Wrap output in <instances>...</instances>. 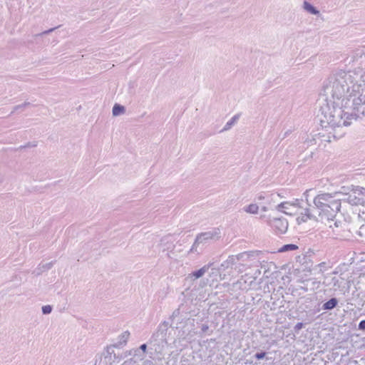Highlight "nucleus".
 Here are the masks:
<instances>
[{
  "label": "nucleus",
  "mask_w": 365,
  "mask_h": 365,
  "mask_svg": "<svg viewBox=\"0 0 365 365\" xmlns=\"http://www.w3.org/2000/svg\"><path fill=\"white\" fill-rule=\"evenodd\" d=\"M317 103L326 140L341 138L352 121L365 114V72H333L324 81Z\"/></svg>",
  "instance_id": "f257e3e1"
},
{
  "label": "nucleus",
  "mask_w": 365,
  "mask_h": 365,
  "mask_svg": "<svg viewBox=\"0 0 365 365\" xmlns=\"http://www.w3.org/2000/svg\"><path fill=\"white\" fill-rule=\"evenodd\" d=\"M336 193H321L314 198L312 206L319 220L331 222L341 207L340 200L336 198Z\"/></svg>",
  "instance_id": "f03ea898"
},
{
  "label": "nucleus",
  "mask_w": 365,
  "mask_h": 365,
  "mask_svg": "<svg viewBox=\"0 0 365 365\" xmlns=\"http://www.w3.org/2000/svg\"><path fill=\"white\" fill-rule=\"evenodd\" d=\"M220 232L217 229L199 234L188 253L199 254L198 247L200 245H205L212 240H217L220 237Z\"/></svg>",
  "instance_id": "7ed1b4c3"
},
{
  "label": "nucleus",
  "mask_w": 365,
  "mask_h": 365,
  "mask_svg": "<svg viewBox=\"0 0 365 365\" xmlns=\"http://www.w3.org/2000/svg\"><path fill=\"white\" fill-rule=\"evenodd\" d=\"M259 255V251L243 252L237 254V260L239 261V264L235 269L238 272H244L245 267L248 265V263L256 259Z\"/></svg>",
  "instance_id": "20e7f679"
},
{
  "label": "nucleus",
  "mask_w": 365,
  "mask_h": 365,
  "mask_svg": "<svg viewBox=\"0 0 365 365\" xmlns=\"http://www.w3.org/2000/svg\"><path fill=\"white\" fill-rule=\"evenodd\" d=\"M302 207L300 205L299 200H295L294 202H283L278 204L276 206V210L282 212L286 215H295L299 212V211Z\"/></svg>",
  "instance_id": "39448f33"
},
{
  "label": "nucleus",
  "mask_w": 365,
  "mask_h": 365,
  "mask_svg": "<svg viewBox=\"0 0 365 365\" xmlns=\"http://www.w3.org/2000/svg\"><path fill=\"white\" fill-rule=\"evenodd\" d=\"M268 224L275 230V232L283 234L288 228V222L284 218H272L268 220Z\"/></svg>",
  "instance_id": "423d86ee"
},
{
  "label": "nucleus",
  "mask_w": 365,
  "mask_h": 365,
  "mask_svg": "<svg viewBox=\"0 0 365 365\" xmlns=\"http://www.w3.org/2000/svg\"><path fill=\"white\" fill-rule=\"evenodd\" d=\"M304 213L301 212V215L297 217V218L298 224L305 222L308 220H314L316 221H319V217L317 216V213L314 212L312 205L308 203V207L304 208Z\"/></svg>",
  "instance_id": "0eeeda50"
},
{
  "label": "nucleus",
  "mask_w": 365,
  "mask_h": 365,
  "mask_svg": "<svg viewBox=\"0 0 365 365\" xmlns=\"http://www.w3.org/2000/svg\"><path fill=\"white\" fill-rule=\"evenodd\" d=\"M158 246L163 252L173 250L175 245L174 240L170 236H165L161 238Z\"/></svg>",
  "instance_id": "6e6552de"
},
{
  "label": "nucleus",
  "mask_w": 365,
  "mask_h": 365,
  "mask_svg": "<svg viewBox=\"0 0 365 365\" xmlns=\"http://www.w3.org/2000/svg\"><path fill=\"white\" fill-rule=\"evenodd\" d=\"M238 264L237 255H230L227 259L221 264V267L224 269H228L235 266V268Z\"/></svg>",
  "instance_id": "1a4fd4ad"
},
{
  "label": "nucleus",
  "mask_w": 365,
  "mask_h": 365,
  "mask_svg": "<svg viewBox=\"0 0 365 365\" xmlns=\"http://www.w3.org/2000/svg\"><path fill=\"white\" fill-rule=\"evenodd\" d=\"M280 198L281 195L278 193H267L265 204L272 207L279 202Z\"/></svg>",
  "instance_id": "9d476101"
},
{
  "label": "nucleus",
  "mask_w": 365,
  "mask_h": 365,
  "mask_svg": "<svg viewBox=\"0 0 365 365\" xmlns=\"http://www.w3.org/2000/svg\"><path fill=\"white\" fill-rule=\"evenodd\" d=\"M208 269H209V266L205 265V266L202 267V268H200V269L188 275V278L193 279H197L198 278H200L207 272Z\"/></svg>",
  "instance_id": "9b49d317"
},
{
  "label": "nucleus",
  "mask_w": 365,
  "mask_h": 365,
  "mask_svg": "<svg viewBox=\"0 0 365 365\" xmlns=\"http://www.w3.org/2000/svg\"><path fill=\"white\" fill-rule=\"evenodd\" d=\"M302 8L304 10L311 14L319 15L320 14L318 9H317L314 6H312L309 2L307 1L303 2Z\"/></svg>",
  "instance_id": "f8f14e48"
},
{
  "label": "nucleus",
  "mask_w": 365,
  "mask_h": 365,
  "mask_svg": "<svg viewBox=\"0 0 365 365\" xmlns=\"http://www.w3.org/2000/svg\"><path fill=\"white\" fill-rule=\"evenodd\" d=\"M240 118V114L235 115L229 121L227 122L222 132L229 130L238 120Z\"/></svg>",
  "instance_id": "ddd939ff"
},
{
  "label": "nucleus",
  "mask_w": 365,
  "mask_h": 365,
  "mask_svg": "<svg viewBox=\"0 0 365 365\" xmlns=\"http://www.w3.org/2000/svg\"><path fill=\"white\" fill-rule=\"evenodd\" d=\"M244 211L250 214H257L259 210V206L257 204L252 203L247 206L244 207Z\"/></svg>",
  "instance_id": "4468645a"
},
{
  "label": "nucleus",
  "mask_w": 365,
  "mask_h": 365,
  "mask_svg": "<svg viewBox=\"0 0 365 365\" xmlns=\"http://www.w3.org/2000/svg\"><path fill=\"white\" fill-rule=\"evenodd\" d=\"M338 301L336 298H331L323 305V309L325 310H330L336 307Z\"/></svg>",
  "instance_id": "2eb2a0df"
},
{
  "label": "nucleus",
  "mask_w": 365,
  "mask_h": 365,
  "mask_svg": "<svg viewBox=\"0 0 365 365\" xmlns=\"http://www.w3.org/2000/svg\"><path fill=\"white\" fill-rule=\"evenodd\" d=\"M53 266L52 262L46 263V264H40L38 267L35 270L36 274H40L42 272L50 269Z\"/></svg>",
  "instance_id": "dca6fc26"
},
{
  "label": "nucleus",
  "mask_w": 365,
  "mask_h": 365,
  "mask_svg": "<svg viewBox=\"0 0 365 365\" xmlns=\"http://www.w3.org/2000/svg\"><path fill=\"white\" fill-rule=\"evenodd\" d=\"M125 113V107L119 105L115 104L113 107L112 113L114 116H118Z\"/></svg>",
  "instance_id": "f3484780"
},
{
  "label": "nucleus",
  "mask_w": 365,
  "mask_h": 365,
  "mask_svg": "<svg viewBox=\"0 0 365 365\" xmlns=\"http://www.w3.org/2000/svg\"><path fill=\"white\" fill-rule=\"evenodd\" d=\"M130 336V332L125 331L119 336V345H125Z\"/></svg>",
  "instance_id": "a211bd4d"
},
{
  "label": "nucleus",
  "mask_w": 365,
  "mask_h": 365,
  "mask_svg": "<svg viewBox=\"0 0 365 365\" xmlns=\"http://www.w3.org/2000/svg\"><path fill=\"white\" fill-rule=\"evenodd\" d=\"M298 249V247L296 245L294 244H288L283 245L279 250V252H289V251H293Z\"/></svg>",
  "instance_id": "6ab92c4d"
},
{
  "label": "nucleus",
  "mask_w": 365,
  "mask_h": 365,
  "mask_svg": "<svg viewBox=\"0 0 365 365\" xmlns=\"http://www.w3.org/2000/svg\"><path fill=\"white\" fill-rule=\"evenodd\" d=\"M122 365H139V364L137 360L132 358L125 361Z\"/></svg>",
  "instance_id": "aec40b11"
},
{
  "label": "nucleus",
  "mask_w": 365,
  "mask_h": 365,
  "mask_svg": "<svg viewBox=\"0 0 365 365\" xmlns=\"http://www.w3.org/2000/svg\"><path fill=\"white\" fill-rule=\"evenodd\" d=\"M52 311V307L50 305H45L42 307V312L43 314H48Z\"/></svg>",
  "instance_id": "412c9836"
},
{
  "label": "nucleus",
  "mask_w": 365,
  "mask_h": 365,
  "mask_svg": "<svg viewBox=\"0 0 365 365\" xmlns=\"http://www.w3.org/2000/svg\"><path fill=\"white\" fill-rule=\"evenodd\" d=\"M168 330V324L166 322H164L160 326V329L158 331V334H163V332Z\"/></svg>",
  "instance_id": "4be33fe9"
},
{
  "label": "nucleus",
  "mask_w": 365,
  "mask_h": 365,
  "mask_svg": "<svg viewBox=\"0 0 365 365\" xmlns=\"http://www.w3.org/2000/svg\"><path fill=\"white\" fill-rule=\"evenodd\" d=\"M30 105V103L29 102H25L23 104H21V105H18V106H16L14 108V110L13 112H15L17 110L19 109H23L24 108Z\"/></svg>",
  "instance_id": "5701e85b"
},
{
  "label": "nucleus",
  "mask_w": 365,
  "mask_h": 365,
  "mask_svg": "<svg viewBox=\"0 0 365 365\" xmlns=\"http://www.w3.org/2000/svg\"><path fill=\"white\" fill-rule=\"evenodd\" d=\"M329 227L331 229H334V227H338L339 226V224L340 223V222H338L337 221L334 220L331 222H329Z\"/></svg>",
  "instance_id": "b1692460"
},
{
  "label": "nucleus",
  "mask_w": 365,
  "mask_h": 365,
  "mask_svg": "<svg viewBox=\"0 0 365 365\" xmlns=\"http://www.w3.org/2000/svg\"><path fill=\"white\" fill-rule=\"evenodd\" d=\"M359 235L361 236H364L365 237V224L362 225L359 227Z\"/></svg>",
  "instance_id": "393cba45"
},
{
  "label": "nucleus",
  "mask_w": 365,
  "mask_h": 365,
  "mask_svg": "<svg viewBox=\"0 0 365 365\" xmlns=\"http://www.w3.org/2000/svg\"><path fill=\"white\" fill-rule=\"evenodd\" d=\"M265 354H266L265 352H260V353H257L255 355V356L257 359H263L265 356Z\"/></svg>",
  "instance_id": "a878e982"
},
{
  "label": "nucleus",
  "mask_w": 365,
  "mask_h": 365,
  "mask_svg": "<svg viewBox=\"0 0 365 365\" xmlns=\"http://www.w3.org/2000/svg\"><path fill=\"white\" fill-rule=\"evenodd\" d=\"M257 200L258 201H262V200H267V194H264V195H259L257 197Z\"/></svg>",
  "instance_id": "bb28decb"
},
{
  "label": "nucleus",
  "mask_w": 365,
  "mask_h": 365,
  "mask_svg": "<svg viewBox=\"0 0 365 365\" xmlns=\"http://www.w3.org/2000/svg\"><path fill=\"white\" fill-rule=\"evenodd\" d=\"M359 329L360 330H365V320H362L359 322Z\"/></svg>",
  "instance_id": "cd10ccee"
},
{
  "label": "nucleus",
  "mask_w": 365,
  "mask_h": 365,
  "mask_svg": "<svg viewBox=\"0 0 365 365\" xmlns=\"http://www.w3.org/2000/svg\"><path fill=\"white\" fill-rule=\"evenodd\" d=\"M303 327V324L302 322H299L297 323L295 327H294V329L296 331H299Z\"/></svg>",
  "instance_id": "c85d7f7f"
},
{
  "label": "nucleus",
  "mask_w": 365,
  "mask_h": 365,
  "mask_svg": "<svg viewBox=\"0 0 365 365\" xmlns=\"http://www.w3.org/2000/svg\"><path fill=\"white\" fill-rule=\"evenodd\" d=\"M311 190H307L304 194H303V196L305 198V200L307 201V202L308 203V196H309V192Z\"/></svg>",
  "instance_id": "c756f323"
},
{
  "label": "nucleus",
  "mask_w": 365,
  "mask_h": 365,
  "mask_svg": "<svg viewBox=\"0 0 365 365\" xmlns=\"http://www.w3.org/2000/svg\"><path fill=\"white\" fill-rule=\"evenodd\" d=\"M209 329V326L207 324H202L201 327V330L202 332H206Z\"/></svg>",
  "instance_id": "7c9ffc66"
},
{
  "label": "nucleus",
  "mask_w": 365,
  "mask_h": 365,
  "mask_svg": "<svg viewBox=\"0 0 365 365\" xmlns=\"http://www.w3.org/2000/svg\"><path fill=\"white\" fill-rule=\"evenodd\" d=\"M270 208L271 207L269 206H268L267 205L265 204V205L262 207V210L264 212H267Z\"/></svg>",
  "instance_id": "2f4dec72"
},
{
  "label": "nucleus",
  "mask_w": 365,
  "mask_h": 365,
  "mask_svg": "<svg viewBox=\"0 0 365 365\" xmlns=\"http://www.w3.org/2000/svg\"><path fill=\"white\" fill-rule=\"evenodd\" d=\"M140 349L143 351V352H145L146 349H147V345L145 344H142L140 346Z\"/></svg>",
  "instance_id": "473e14b6"
},
{
  "label": "nucleus",
  "mask_w": 365,
  "mask_h": 365,
  "mask_svg": "<svg viewBox=\"0 0 365 365\" xmlns=\"http://www.w3.org/2000/svg\"><path fill=\"white\" fill-rule=\"evenodd\" d=\"M54 29H53H53H48V30L45 31H43V33L40 34L39 35H43V34H48V33H50V32L53 31Z\"/></svg>",
  "instance_id": "72a5a7b5"
},
{
  "label": "nucleus",
  "mask_w": 365,
  "mask_h": 365,
  "mask_svg": "<svg viewBox=\"0 0 365 365\" xmlns=\"http://www.w3.org/2000/svg\"><path fill=\"white\" fill-rule=\"evenodd\" d=\"M179 312H180L179 309H176L175 311L173 312V316H177V314H178Z\"/></svg>",
  "instance_id": "f704fd0d"
},
{
  "label": "nucleus",
  "mask_w": 365,
  "mask_h": 365,
  "mask_svg": "<svg viewBox=\"0 0 365 365\" xmlns=\"http://www.w3.org/2000/svg\"><path fill=\"white\" fill-rule=\"evenodd\" d=\"M332 280H333V281H334V287H335V286L336 285V282H338V279H336V277H334V278L332 279Z\"/></svg>",
  "instance_id": "c9c22d12"
},
{
  "label": "nucleus",
  "mask_w": 365,
  "mask_h": 365,
  "mask_svg": "<svg viewBox=\"0 0 365 365\" xmlns=\"http://www.w3.org/2000/svg\"><path fill=\"white\" fill-rule=\"evenodd\" d=\"M163 341H165V342L167 344V339L165 338L163 339Z\"/></svg>",
  "instance_id": "e433bc0d"
},
{
  "label": "nucleus",
  "mask_w": 365,
  "mask_h": 365,
  "mask_svg": "<svg viewBox=\"0 0 365 365\" xmlns=\"http://www.w3.org/2000/svg\"><path fill=\"white\" fill-rule=\"evenodd\" d=\"M303 289H304V291H307V288H303Z\"/></svg>",
  "instance_id": "4c0bfd02"
},
{
  "label": "nucleus",
  "mask_w": 365,
  "mask_h": 365,
  "mask_svg": "<svg viewBox=\"0 0 365 365\" xmlns=\"http://www.w3.org/2000/svg\"><path fill=\"white\" fill-rule=\"evenodd\" d=\"M314 284H315V282H314ZM316 284H319V282H316Z\"/></svg>",
  "instance_id": "58836bf2"
}]
</instances>
